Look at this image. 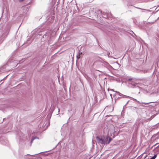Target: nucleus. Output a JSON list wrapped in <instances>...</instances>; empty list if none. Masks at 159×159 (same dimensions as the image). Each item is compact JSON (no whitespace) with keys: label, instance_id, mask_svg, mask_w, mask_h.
I'll list each match as a JSON object with an SVG mask.
<instances>
[{"label":"nucleus","instance_id":"nucleus-13","mask_svg":"<svg viewBox=\"0 0 159 159\" xmlns=\"http://www.w3.org/2000/svg\"><path fill=\"white\" fill-rule=\"evenodd\" d=\"M117 93H119V94H120V93L119 92H117Z\"/></svg>","mask_w":159,"mask_h":159},{"label":"nucleus","instance_id":"nucleus-16","mask_svg":"<svg viewBox=\"0 0 159 159\" xmlns=\"http://www.w3.org/2000/svg\"><path fill=\"white\" fill-rule=\"evenodd\" d=\"M39 153H40V152H39V153H38V154H39Z\"/></svg>","mask_w":159,"mask_h":159},{"label":"nucleus","instance_id":"nucleus-9","mask_svg":"<svg viewBox=\"0 0 159 159\" xmlns=\"http://www.w3.org/2000/svg\"><path fill=\"white\" fill-rule=\"evenodd\" d=\"M133 100L134 101H137V100L135 99H134V98H133Z\"/></svg>","mask_w":159,"mask_h":159},{"label":"nucleus","instance_id":"nucleus-10","mask_svg":"<svg viewBox=\"0 0 159 159\" xmlns=\"http://www.w3.org/2000/svg\"><path fill=\"white\" fill-rule=\"evenodd\" d=\"M27 155H29V156H32V155H29V154H27Z\"/></svg>","mask_w":159,"mask_h":159},{"label":"nucleus","instance_id":"nucleus-11","mask_svg":"<svg viewBox=\"0 0 159 159\" xmlns=\"http://www.w3.org/2000/svg\"><path fill=\"white\" fill-rule=\"evenodd\" d=\"M129 102V101H128L126 104H127Z\"/></svg>","mask_w":159,"mask_h":159},{"label":"nucleus","instance_id":"nucleus-8","mask_svg":"<svg viewBox=\"0 0 159 159\" xmlns=\"http://www.w3.org/2000/svg\"><path fill=\"white\" fill-rule=\"evenodd\" d=\"M19 1L20 2H23L24 0H19Z\"/></svg>","mask_w":159,"mask_h":159},{"label":"nucleus","instance_id":"nucleus-14","mask_svg":"<svg viewBox=\"0 0 159 159\" xmlns=\"http://www.w3.org/2000/svg\"><path fill=\"white\" fill-rule=\"evenodd\" d=\"M39 153H40V152H39V153H38V154H39Z\"/></svg>","mask_w":159,"mask_h":159},{"label":"nucleus","instance_id":"nucleus-7","mask_svg":"<svg viewBox=\"0 0 159 159\" xmlns=\"http://www.w3.org/2000/svg\"><path fill=\"white\" fill-rule=\"evenodd\" d=\"M134 79L133 78H130V79H128V80H127L128 81H130L132 80H133Z\"/></svg>","mask_w":159,"mask_h":159},{"label":"nucleus","instance_id":"nucleus-6","mask_svg":"<svg viewBox=\"0 0 159 159\" xmlns=\"http://www.w3.org/2000/svg\"><path fill=\"white\" fill-rule=\"evenodd\" d=\"M131 85H132V86L133 87H132V88H134V87L135 86V84H132V83L131 84Z\"/></svg>","mask_w":159,"mask_h":159},{"label":"nucleus","instance_id":"nucleus-4","mask_svg":"<svg viewBox=\"0 0 159 159\" xmlns=\"http://www.w3.org/2000/svg\"><path fill=\"white\" fill-rule=\"evenodd\" d=\"M157 155V154H155L154 156L152 157L150 159H155L156 158Z\"/></svg>","mask_w":159,"mask_h":159},{"label":"nucleus","instance_id":"nucleus-15","mask_svg":"<svg viewBox=\"0 0 159 159\" xmlns=\"http://www.w3.org/2000/svg\"><path fill=\"white\" fill-rule=\"evenodd\" d=\"M39 153H40V152H39V153H38V154H39Z\"/></svg>","mask_w":159,"mask_h":159},{"label":"nucleus","instance_id":"nucleus-2","mask_svg":"<svg viewBox=\"0 0 159 159\" xmlns=\"http://www.w3.org/2000/svg\"><path fill=\"white\" fill-rule=\"evenodd\" d=\"M95 13L98 15L104 14V12H102V11L100 9H98V10H97L96 11Z\"/></svg>","mask_w":159,"mask_h":159},{"label":"nucleus","instance_id":"nucleus-5","mask_svg":"<svg viewBox=\"0 0 159 159\" xmlns=\"http://www.w3.org/2000/svg\"><path fill=\"white\" fill-rule=\"evenodd\" d=\"M36 138V137H33L32 138V139H31V142H32Z\"/></svg>","mask_w":159,"mask_h":159},{"label":"nucleus","instance_id":"nucleus-1","mask_svg":"<svg viewBox=\"0 0 159 159\" xmlns=\"http://www.w3.org/2000/svg\"><path fill=\"white\" fill-rule=\"evenodd\" d=\"M109 129L105 127L103 130L104 135L96 137L97 142L99 144L103 146L105 144H109L111 141L112 139L109 135Z\"/></svg>","mask_w":159,"mask_h":159},{"label":"nucleus","instance_id":"nucleus-12","mask_svg":"<svg viewBox=\"0 0 159 159\" xmlns=\"http://www.w3.org/2000/svg\"><path fill=\"white\" fill-rule=\"evenodd\" d=\"M7 76H8V75H7V76H6V77H5V78H6Z\"/></svg>","mask_w":159,"mask_h":159},{"label":"nucleus","instance_id":"nucleus-3","mask_svg":"<svg viewBox=\"0 0 159 159\" xmlns=\"http://www.w3.org/2000/svg\"><path fill=\"white\" fill-rule=\"evenodd\" d=\"M82 54V52H79L77 55V56H76V57H77V59H79L80 58V54Z\"/></svg>","mask_w":159,"mask_h":159}]
</instances>
